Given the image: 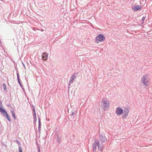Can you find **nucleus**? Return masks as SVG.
Returning <instances> with one entry per match:
<instances>
[{
	"label": "nucleus",
	"instance_id": "nucleus-7",
	"mask_svg": "<svg viewBox=\"0 0 152 152\" xmlns=\"http://www.w3.org/2000/svg\"><path fill=\"white\" fill-rule=\"evenodd\" d=\"M142 7V6L141 5H134L132 7L131 9L134 12H136L140 10Z\"/></svg>",
	"mask_w": 152,
	"mask_h": 152
},
{
	"label": "nucleus",
	"instance_id": "nucleus-2",
	"mask_svg": "<svg viewBox=\"0 0 152 152\" xmlns=\"http://www.w3.org/2000/svg\"><path fill=\"white\" fill-rule=\"evenodd\" d=\"M2 102L1 101L0 102V112L1 113L4 115L6 116L7 118L10 122L11 121V118L9 116L8 113L3 108L2 106Z\"/></svg>",
	"mask_w": 152,
	"mask_h": 152
},
{
	"label": "nucleus",
	"instance_id": "nucleus-8",
	"mask_svg": "<svg viewBox=\"0 0 152 152\" xmlns=\"http://www.w3.org/2000/svg\"><path fill=\"white\" fill-rule=\"evenodd\" d=\"M99 139L101 142L102 143L105 142V141L107 140L105 135L103 134H99Z\"/></svg>",
	"mask_w": 152,
	"mask_h": 152
},
{
	"label": "nucleus",
	"instance_id": "nucleus-23",
	"mask_svg": "<svg viewBox=\"0 0 152 152\" xmlns=\"http://www.w3.org/2000/svg\"><path fill=\"white\" fill-rule=\"evenodd\" d=\"M38 152H40V149L39 148V146H38Z\"/></svg>",
	"mask_w": 152,
	"mask_h": 152
},
{
	"label": "nucleus",
	"instance_id": "nucleus-11",
	"mask_svg": "<svg viewBox=\"0 0 152 152\" xmlns=\"http://www.w3.org/2000/svg\"><path fill=\"white\" fill-rule=\"evenodd\" d=\"M11 112L12 113V117H13L14 119L15 120L16 119V116L15 115V111L13 109V108H12V110H11Z\"/></svg>",
	"mask_w": 152,
	"mask_h": 152
},
{
	"label": "nucleus",
	"instance_id": "nucleus-19",
	"mask_svg": "<svg viewBox=\"0 0 152 152\" xmlns=\"http://www.w3.org/2000/svg\"><path fill=\"white\" fill-rule=\"evenodd\" d=\"M95 143H93L92 145L93 150L94 151L95 149Z\"/></svg>",
	"mask_w": 152,
	"mask_h": 152
},
{
	"label": "nucleus",
	"instance_id": "nucleus-21",
	"mask_svg": "<svg viewBox=\"0 0 152 152\" xmlns=\"http://www.w3.org/2000/svg\"><path fill=\"white\" fill-rule=\"evenodd\" d=\"M75 114V113L72 112V114H71V115L73 116Z\"/></svg>",
	"mask_w": 152,
	"mask_h": 152
},
{
	"label": "nucleus",
	"instance_id": "nucleus-25",
	"mask_svg": "<svg viewBox=\"0 0 152 152\" xmlns=\"http://www.w3.org/2000/svg\"><path fill=\"white\" fill-rule=\"evenodd\" d=\"M99 28H97V27H96V28H95V29H99Z\"/></svg>",
	"mask_w": 152,
	"mask_h": 152
},
{
	"label": "nucleus",
	"instance_id": "nucleus-10",
	"mask_svg": "<svg viewBox=\"0 0 152 152\" xmlns=\"http://www.w3.org/2000/svg\"><path fill=\"white\" fill-rule=\"evenodd\" d=\"M75 78V75H72L70 77V80L69 83V86H70L71 83H72Z\"/></svg>",
	"mask_w": 152,
	"mask_h": 152
},
{
	"label": "nucleus",
	"instance_id": "nucleus-5",
	"mask_svg": "<svg viewBox=\"0 0 152 152\" xmlns=\"http://www.w3.org/2000/svg\"><path fill=\"white\" fill-rule=\"evenodd\" d=\"M103 105L102 107L104 110H107L109 108V105L110 104L108 102L104 100L102 101Z\"/></svg>",
	"mask_w": 152,
	"mask_h": 152
},
{
	"label": "nucleus",
	"instance_id": "nucleus-3",
	"mask_svg": "<svg viewBox=\"0 0 152 152\" xmlns=\"http://www.w3.org/2000/svg\"><path fill=\"white\" fill-rule=\"evenodd\" d=\"M141 80L143 84L146 86H148V83L149 81V77L148 75H143L142 77Z\"/></svg>",
	"mask_w": 152,
	"mask_h": 152
},
{
	"label": "nucleus",
	"instance_id": "nucleus-15",
	"mask_svg": "<svg viewBox=\"0 0 152 152\" xmlns=\"http://www.w3.org/2000/svg\"><path fill=\"white\" fill-rule=\"evenodd\" d=\"M57 141L59 143H60L61 142V137L58 136L57 137Z\"/></svg>",
	"mask_w": 152,
	"mask_h": 152
},
{
	"label": "nucleus",
	"instance_id": "nucleus-20",
	"mask_svg": "<svg viewBox=\"0 0 152 152\" xmlns=\"http://www.w3.org/2000/svg\"><path fill=\"white\" fill-rule=\"evenodd\" d=\"M34 118V123H35L37 121V119L36 118Z\"/></svg>",
	"mask_w": 152,
	"mask_h": 152
},
{
	"label": "nucleus",
	"instance_id": "nucleus-6",
	"mask_svg": "<svg viewBox=\"0 0 152 152\" xmlns=\"http://www.w3.org/2000/svg\"><path fill=\"white\" fill-rule=\"evenodd\" d=\"M96 146H98L99 150L102 151L104 147V145L102 142L100 143L98 141V140L96 142Z\"/></svg>",
	"mask_w": 152,
	"mask_h": 152
},
{
	"label": "nucleus",
	"instance_id": "nucleus-1",
	"mask_svg": "<svg viewBox=\"0 0 152 152\" xmlns=\"http://www.w3.org/2000/svg\"><path fill=\"white\" fill-rule=\"evenodd\" d=\"M129 110L128 108H125L124 110L123 109L120 107H118L116 109L115 113L118 115H121L123 113V115L122 116L123 119H126L128 115Z\"/></svg>",
	"mask_w": 152,
	"mask_h": 152
},
{
	"label": "nucleus",
	"instance_id": "nucleus-18",
	"mask_svg": "<svg viewBox=\"0 0 152 152\" xmlns=\"http://www.w3.org/2000/svg\"><path fill=\"white\" fill-rule=\"evenodd\" d=\"M19 152H23L22 148L20 146H19Z\"/></svg>",
	"mask_w": 152,
	"mask_h": 152
},
{
	"label": "nucleus",
	"instance_id": "nucleus-17",
	"mask_svg": "<svg viewBox=\"0 0 152 152\" xmlns=\"http://www.w3.org/2000/svg\"><path fill=\"white\" fill-rule=\"evenodd\" d=\"M33 112H34V114H33L34 118H36V112L35 111V110L34 108H33Z\"/></svg>",
	"mask_w": 152,
	"mask_h": 152
},
{
	"label": "nucleus",
	"instance_id": "nucleus-24",
	"mask_svg": "<svg viewBox=\"0 0 152 152\" xmlns=\"http://www.w3.org/2000/svg\"><path fill=\"white\" fill-rule=\"evenodd\" d=\"M8 106H9V107H11V108H12V109L13 108L12 107V106L11 105H8Z\"/></svg>",
	"mask_w": 152,
	"mask_h": 152
},
{
	"label": "nucleus",
	"instance_id": "nucleus-9",
	"mask_svg": "<svg viewBox=\"0 0 152 152\" xmlns=\"http://www.w3.org/2000/svg\"><path fill=\"white\" fill-rule=\"evenodd\" d=\"M48 57V55L46 53H44L42 55V58L45 61L47 60Z\"/></svg>",
	"mask_w": 152,
	"mask_h": 152
},
{
	"label": "nucleus",
	"instance_id": "nucleus-16",
	"mask_svg": "<svg viewBox=\"0 0 152 152\" xmlns=\"http://www.w3.org/2000/svg\"><path fill=\"white\" fill-rule=\"evenodd\" d=\"M145 18H146L145 17H143L142 18V20H142V22H141V24L142 25L143 24V23H144V20H145Z\"/></svg>",
	"mask_w": 152,
	"mask_h": 152
},
{
	"label": "nucleus",
	"instance_id": "nucleus-4",
	"mask_svg": "<svg viewBox=\"0 0 152 152\" xmlns=\"http://www.w3.org/2000/svg\"><path fill=\"white\" fill-rule=\"evenodd\" d=\"M105 39V37L103 34H99L96 37V41L102 42Z\"/></svg>",
	"mask_w": 152,
	"mask_h": 152
},
{
	"label": "nucleus",
	"instance_id": "nucleus-13",
	"mask_svg": "<svg viewBox=\"0 0 152 152\" xmlns=\"http://www.w3.org/2000/svg\"><path fill=\"white\" fill-rule=\"evenodd\" d=\"M17 77L18 83H19L20 87L22 88V84L21 83L20 81V79L19 78V75L18 74V73H17Z\"/></svg>",
	"mask_w": 152,
	"mask_h": 152
},
{
	"label": "nucleus",
	"instance_id": "nucleus-22",
	"mask_svg": "<svg viewBox=\"0 0 152 152\" xmlns=\"http://www.w3.org/2000/svg\"><path fill=\"white\" fill-rule=\"evenodd\" d=\"M22 64H23V66H24V68H25V69H26L25 66L24 64H23V62H22Z\"/></svg>",
	"mask_w": 152,
	"mask_h": 152
},
{
	"label": "nucleus",
	"instance_id": "nucleus-12",
	"mask_svg": "<svg viewBox=\"0 0 152 152\" xmlns=\"http://www.w3.org/2000/svg\"><path fill=\"white\" fill-rule=\"evenodd\" d=\"M38 130L39 131V132L40 131V128H41V123L40 122V118L39 117L38 118Z\"/></svg>",
	"mask_w": 152,
	"mask_h": 152
},
{
	"label": "nucleus",
	"instance_id": "nucleus-14",
	"mask_svg": "<svg viewBox=\"0 0 152 152\" xmlns=\"http://www.w3.org/2000/svg\"><path fill=\"white\" fill-rule=\"evenodd\" d=\"M2 86L4 90L5 91H7V89L6 84L4 83H3Z\"/></svg>",
	"mask_w": 152,
	"mask_h": 152
}]
</instances>
